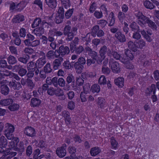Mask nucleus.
Segmentation results:
<instances>
[{"instance_id": "18", "label": "nucleus", "mask_w": 159, "mask_h": 159, "mask_svg": "<svg viewBox=\"0 0 159 159\" xmlns=\"http://www.w3.org/2000/svg\"><path fill=\"white\" fill-rule=\"evenodd\" d=\"M13 102V100L12 98H4L0 101V105L2 106H7Z\"/></svg>"}, {"instance_id": "36", "label": "nucleus", "mask_w": 159, "mask_h": 159, "mask_svg": "<svg viewBox=\"0 0 159 159\" xmlns=\"http://www.w3.org/2000/svg\"><path fill=\"white\" fill-rule=\"evenodd\" d=\"M24 144L23 142L20 141L15 148V150L16 151H19L20 152H23L24 150Z\"/></svg>"}, {"instance_id": "31", "label": "nucleus", "mask_w": 159, "mask_h": 159, "mask_svg": "<svg viewBox=\"0 0 159 159\" xmlns=\"http://www.w3.org/2000/svg\"><path fill=\"white\" fill-rule=\"evenodd\" d=\"M144 7L147 9L152 10L155 7V6L151 2L148 0H145L143 2Z\"/></svg>"}, {"instance_id": "58", "label": "nucleus", "mask_w": 159, "mask_h": 159, "mask_svg": "<svg viewBox=\"0 0 159 159\" xmlns=\"http://www.w3.org/2000/svg\"><path fill=\"white\" fill-rule=\"evenodd\" d=\"M84 50V48L83 46L80 45L75 48V52L77 54H80Z\"/></svg>"}, {"instance_id": "7", "label": "nucleus", "mask_w": 159, "mask_h": 159, "mask_svg": "<svg viewBox=\"0 0 159 159\" xmlns=\"http://www.w3.org/2000/svg\"><path fill=\"white\" fill-rule=\"evenodd\" d=\"M70 51L69 48L68 46L62 45L59 47L57 52L59 54L58 56L62 57L65 55L68 54Z\"/></svg>"}, {"instance_id": "5", "label": "nucleus", "mask_w": 159, "mask_h": 159, "mask_svg": "<svg viewBox=\"0 0 159 159\" xmlns=\"http://www.w3.org/2000/svg\"><path fill=\"white\" fill-rule=\"evenodd\" d=\"M91 35L94 37L96 36L98 37L104 36V31L100 29L99 25H97L93 26L92 28L91 31Z\"/></svg>"}, {"instance_id": "48", "label": "nucleus", "mask_w": 159, "mask_h": 159, "mask_svg": "<svg viewBox=\"0 0 159 159\" xmlns=\"http://www.w3.org/2000/svg\"><path fill=\"white\" fill-rule=\"evenodd\" d=\"M55 53L54 51L51 50L47 53L46 56L49 59L54 58Z\"/></svg>"}, {"instance_id": "51", "label": "nucleus", "mask_w": 159, "mask_h": 159, "mask_svg": "<svg viewBox=\"0 0 159 159\" xmlns=\"http://www.w3.org/2000/svg\"><path fill=\"white\" fill-rule=\"evenodd\" d=\"M87 93L81 92L80 95L81 101L82 102H86L87 101Z\"/></svg>"}, {"instance_id": "11", "label": "nucleus", "mask_w": 159, "mask_h": 159, "mask_svg": "<svg viewBox=\"0 0 159 159\" xmlns=\"http://www.w3.org/2000/svg\"><path fill=\"white\" fill-rule=\"evenodd\" d=\"M8 86L11 88L15 90H19L22 87L20 83L14 80L9 82Z\"/></svg>"}, {"instance_id": "4", "label": "nucleus", "mask_w": 159, "mask_h": 159, "mask_svg": "<svg viewBox=\"0 0 159 159\" xmlns=\"http://www.w3.org/2000/svg\"><path fill=\"white\" fill-rule=\"evenodd\" d=\"M111 52L112 50L107 48L106 45H103L101 47L99 51L100 55L101 57L100 59V62H101L105 58L106 53H107L108 56L111 57Z\"/></svg>"}, {"instance_id": "30", "label": "nucleus", "mask_w": 159, "mask_h": 159, "mask_svg": "<svg viewBox=\"0 0 159 159\" xmlns=\"http://www.w3.org/2000/svg\"><path fill=\"white\" fill-rule=\"evenodd\" d=\"M131 30L133 32L139 31L140 30L139 26L135 22H132L129 25Z\"/></svg>"}, {"instance_id": "25", "label": "nucleus", "mask_w": 159, "mask_h": 159, "mask_svg": "<svg viewBox=\"0 0 159 159\" xmlns=\"http://www.w3.org/2000/svg\"><path fill=\"white\" fill-rule=\"evenodd\" d=\"M88 55L92 59L96 61H99L100 62V58L97 52L93 50L91 52L89 53Z\"/></svg>"}, {"instance_id": "10", "label": "nucleus", "mask_w": 159, "mask_h": 159, "mask_svg": "<svg viewBox=\"0 0 159 159\" xmlns=\"http://www.w3.org/2000/svg\"><path fill=\"white\" fill-rule=\"evenodd\" d=\"M136 16L139 19L138 23L142 27H144L145 25H143V23L145 22L146 19H147L146 16L143 15L142 13L140 11L138 12L136 14Z\"/></svg>"}, {"instance_id": "9", "label": "nucleus", "mask_w": 159, "mask_h": 159, "mask_svg": "<svg viewBox=\"0 0 159 159\" xmlns=\"http://www.w3.org/2000/svg\"><path fill=\"white\" fill-rule=\"evenodd\" d=\"M24 133L28 136L34 137L36 136V132L34 128L28 126L25 129Z\"/></svg>"}, {"instance_id": "39", "label": "nucleus", "mask_w": 159, "mask_h": 159, "mask_svg": "<svg viewBox=\"0 0 159 159\" xmlns=\"http://www.w3.org/2000/svg\"><path fill=\"white\" fill-rule=\"evenodd\" d=\"M62 7L67 9L71 6V4L70 0H60Z\"/></svg>"}, {"instance_id": "13", "label": "nucleus", "mask_w": 159, "mask_h": 159, "mask_svg": "<svg viewBox=\"0 0 159 159\" xmlns=\"http://www.w3.org/2000/svg\"><path fill=\"white\" fill-rule=\"evenodd\" d=\"M109 65L114 73H117L120 71L119 65L116 61L113 62H109Z\"/></svg>"}, {"instance_id": "50", "label": "nucleus", "mask_w": 159, "mask_h": 159, "mask_svg": "<svg viewBox=\"0 0 159 159\" xmlns=\"http://www.w3.org/2000/svg\"><path fill=\"white\" fill-rule=\"evenodd\" d=\"M107 82L106 78L104 75H102L99 79L98 83L100 85L106 84Z\"/></svg>"}, {"instance_id": "45", "label": "nucleus", "mask_w": 159, "mask_h": 159, "mask_svg": "<svg viewBox=\"0 0 159 159\" xmlns=\"http://www.w3.org/2000/svg\"><path fill=\"white\" fill-rule=\"evenodd\" d=\"M156 91V87L155 85L152 84L151 85L150 88L147 89V90L146 91L147 93L148 94H150L152 92L153 94H154Z\"/></svg>"}, {"instance_id": "46", "label": "nucleus", "mask_w": 159, "mask_h": 159, "mask_svg": "<svg viewBox=\"0 0 159 159\" xmlns=\"http://www.w3.org/2000/svg\"><path fill=\"white\" fill-rule=\"evenodd\" d=\"M18 61L24 64H26L28 61L29 59L28 56L24 57H17Z\"/></svg>"}, {"instance_id": "12", "label": "nucleus", "mask_w": 159, "mask_h": 159, "mask_svg": "<svg viewBox=\"0 0 159 159\" xmlns=\"http://www.w3.org/2000/svg\"><path fill=\"white\" fill-rule=\"evenodd\" d=\"M114 36L116 40L121 43H124L126 40L125 36L124 34H122L121 31L116 33Z\"/></svg>"}, {"instance_id": "1", "label": "nucleus", "mask_w": 159, "mask_h": 159, "mask_svg": "<svg viewBox=\"0 0 159 159\" xmlns=\"http://www.w3.org/2000/svg\"><path fill=\"white\" fill-rule=\"evenodd\" d=\"M71 28V25H66L64 29L63 34L64 35L67 36L66 40L68 41H71L77 33V27H75Z\"/></svg>"}, {"instance_id": "41", "label": "nucleus", "mask_w": 159, "mask_h": 159, "mask_svg": "<svg viewBox=\"0 0 159 159\" xmlns=\"http://www.w3.org/2000/svg\"><path fill=\"white\" fill-rule=\"evenodd\" d=\"M20 106L17 103L11 104L8 106V108L11 111H14L17 110L19 108Z\"/></svg>"}, {"instance_id": "3", "label": "nucleus", "mask_w": 159, "mask_h": 159, "mask_svg": "<svg viewBox=\"0 0 159 159\" xmlns=\"http://www.w3.org/2000/svg\"><path fill=\"white\" fill-rule=\"evenodd\" d=\"M132 52L130 50L125 49V55H123L120 57V60L125 64L130 63V60H133L134 58Z\"/></svg>"}, {"instance_id": "60", "label": "nucleus", "mask_w": 159, "mask_h": 159, "mask_svg": "<svg viewBox=\"0 0 159 159\" xmlns=\"http://www.w3.org/2000/svg\"><path fill=\"white\" fill-rule=\"evenodd\" d=\"M102 71L103 74L106 75H108L110 72L111 70L107 67H102Z\"/></svg>"}, {"instance_id": "23", "label": "nucleus", "mask_w": 159, "mask_h": 159, "mask_svg": "<svg viewBox=\"0 0 159 159\" xmlns=\"http://www.w3.org/2000/svg\"><path fill=\"white\" fill-rule=\"evenodd\" d=\"M44 32V30H43L41 26L37 27L33 31L32 33L37 36H41Z\"/></svg>"}, {"instance_id": "19", "label": "nucleus", "mask_w": 159, "mask_h": 159, "mask_svg": "<svg viewBox=\"0 0 159 159\" xmlns=\"http://www.w3.org/2000/svg\"><path fill=\"white\" fill-rule=\"evenodd\" d=\"M24 20V17L23 16L18 14L15 16L12 20L13 23H20Z\"/></svg>"}, {"instance_id": "33", "label": "nucleus", "mask_w": 159, "mask_h": 159, "mask_svg": "<svg viewBox=\"0 0 159 159\" xmlns=\"http://www.w3.org/2000/svg\"><path fill=\"white\" fill-rule=\"evenodd\" d=\"M126 17V14L121 11H120L118 14L117 17L120 21L123 23L124 20H125Z\"/></svg>"}, {"instance_id": "16", "label": "nucleus", "mask_w": 159, "mask_h": 159, "mask_svg": "<svg viewBox=\"0 0 159 159\" xmlns=\"http://www.w3.org/2000/svg\"><path fill=\"white\" fill-rule=\"evenodd\" d=\"M46 58H40L35 63V67L40 68L46 63Z\"/></svg>"}, {"instance_id": "21", "label": "nucleus", "mask_w": 159, "mask_h": 159, "mask_svg": "<svg viewBox=\"0 0 159 159\" xmlns=\"http://www.w3.org/2000/svg\"><path fill=\"white\" fill-rule=\"evenodd\" d=\"M107 20L109 23L108 26H109L114 25L115 23V18L114 13L112 12H111L107 18Z\"/></svg>"}, {"instance_id": "43", "label": "nucleus", "mask_w": 159, "mask_h": 159, "mask_svg": "<svg viewBox=\"0 0 159 159\" xmlns=\"http://www.w3.org/2000/svg\"><path fill=\"white\" fill-rule=\"evenodd\" d=\"M12 72L9 71L6 69H3L1 70L0 74L2 75L4 77V76H10V77Z\"/></svg>"}, {"instance_id": "49", "label": "nucleus", "mask_w": 159, "mask_h": 159, "mask_svg": "<svg viewBox=\"0 0 159 159\" xmlns=\"http://www.w3.org/2000/svg\"><path fill=\"white\" fill-rule=\"evenodd\" d=\"M64 95V92L63 90L60 88L55 89L54 95L57 96H63Z\"/></svg>"}, {"instance_id": "61", "label": "nucleus", "mask_w": 159, "mask_h": 159, "mask_svg": "<svg viewBox=\"0 0 159 159\" xmlns=\"http://www.w3.org/2000/svg\"><path fill=\"white\" fill-rule=\"evenodd\" d=\"M97 23L103 28L106 25L107 22L105 20L102 19L98 20L97 21Z\"/></svg>"}, {"instance_id": "37", "label": "nucleus", "mask_w": 159, "mask_h": 159, "mask_svg": "<svg viewBox=\"0 0 159 159\" xmlns=\"http://www.w3.org/2000/svg\"><path fill=\"white\" fill-rule=\"evenodd\" d=\"M43 71L47 74L49 73L52 72V69L51 67L50 63L49 62L47 63L43 67Z\"/></svg>"}, {"instance_id": "63", "label": "nucleus", "mask_w": 159, "mask_h": 159, "mask_svg": "<svg viewBox=\"0 0 159 159\" xmlns=\"http://www.w3.org/2000/svg\"><path fill=\"white\" fill-rule=\"evenodd\" d=\"M55 89V88L52 87H50L48 89V95L52 96L54 95Z\"/></svg>"}, {"instance_id": "57", "label": "nucleus", "mask_w": 159, "mask_h": 159, "mask_svg": "<svg viewBox=\"0 0 159 159\" xmlns=\"http://www.w3.org/2000/svg\"><path fill=\"white\" fill-rule=\"evenodd\" d=\"M9 50L11 54L17 55L18 54V51L17 48L14 46H10L9 47Z\"/></svg>"}, {"instance_id": "44", "label": "nucleus", "mask_w": 159, "mask_h": 159, "mask_svg": "<svg viewBox=\"0 0 159 159\" xmlns=\"http://www.w3.org/2000/svg\"><path fill=\"white\" fill-rule=\"evenodd\" d=\"M64 18V16L57 14L55 17L56 23L58 24L61 23L63 21V19Z\"/></svg>"}, {"instance_id": "53", "label": "nucleus", "mask_w": 159, "mask_h": 159, "mask_svg": "<svg viewBox=\"0 0 159 159\" xmlns=\"http://www.w3.org/2000/svg\"><path fill=\"white\" fill-rule=\"evenodd\" d=\"M74 11V9L73 8L68 10L66 12L65 14L66 18L67 19H68L70 18L71 16Z\"/></svg>"}, {"instance_id": "22", "label": "nucleus", "mask_w": 159, "mask_h": 159, "mask_svg": "<svg viewBox=\"0 0 159 159\" xmlns=\"http://www.w3.org/2000/svg\"><path fill=\"white\" fill-rule=\"evenodd\" d=\"M8 142L7 139L4 136H2L0 137V148H5L7 145Z\"/></svg>"}, {"instance_id": "59", "label": "nucleus", "mask_w": 159, "mask_h": 159, "mask_svg": "<svg viewBox=\"0 0 159 159\" xmlns=\"http://www.w3.org/2000/svg\"><path fill=\"white\" fill-rule=\"evenodd\" d=\"M83 91L82 92L87 93L90 89V86L89 83H86L83 86Z\"/></svg>"}, {"instance_id": "62", "label": "nucleus", "mask_w": 159, "mask_h": 159, "mask_svg": "<svg viewBox=\"0 0 159 159\" xmlns=\"http://www.w3.org/2000/svg\"><path fill=\"white\" fill-rule=\"evenodd\" d=\"M94 16L98 19L102 18L103 16V14L102 11H96L94 13Z\"/></svg>"}, {"instance_id": "55", "label": "nucleus", "mask_w": 159, "mask_h": 159, "mask_svg": "<svg viewBox=\"0 0 159 159\" xmlns=\"http://www.w3.org/2000/svg\"><path fill=\"white\" fill-rule=\"evenodd\" d=\"M54 36V35L51 32L49 31V32L48 33V36L47 37L48 41V42H54L55 41V39L53 37Z\"/></svg>"}, {"instance_id": "15", "label": "nucleus", "mask_w": 159, "mask_h": 159, "mask_svg": "<svg viewBox=\"0 0 159 159\" xmlns=\"http://www.w3.org/2000/svg\"><path fill=\"white\" fill-rule=\"evenodd\" d=\"M41 102V100L37 98H32L31 99L30 105L33 107H39Z\"/></svg>"}, {"instance_id": "2", "label": "nucleus", "mask_w": 159, "mask_h": 159, "mask_svg": "<svg viewBox=\"0 0 159 159\" xmlns=\"http://www.w3.org/2000/svg\"><path fill=\"white\" fill-rule=\"evenodd\" d=\"M7 128L5 130L4 134L7 139L14 140L16 142L19 141L18 138L14 137L13 133L15 129L14 126L10 124L7 123Z\"/></svg>"}, {"instance_id": "20", "label": "nucleus", "mask_w": 159, "mask_h": 159, "mask_svg": "<svg viewBox=\"0 0 159 159\" xmlns=\"http://www.w3.org/2000/svg\"><path fill=\"white\" fill-rule=\"evenodd\" d=\"M46 4L52 9L55 8L57 5L56 0H45Z\"/></svg>"}, {"instance_id": "27", "label": "nucleus", "mask_w": 159, "mask_h": 159, "mask_svg": "<svg viewBox=\"0 0 159 159\" xmlns=\"http://www.w3.org/2000/svg\"><path fill=\"white\" fill-rule=\"evenodd\" d=\"M101 152V150L99 148L94 147L91 149L90 152L92 156H95Z\"/></svg>"}, {"instance_id": "52", "label": "nucleus", "mask_w": 159, "mask_h": 159, "mask_svg": "<svg viewBox=\"0 0 159 159\" xmlns=\"http://www.w3.org/2000/svg\"><path fill=\"white\" fill-rule=\"evenodd\" d=\"M140 31L135 32L133 33L132 38L136 40H138L141 38V36L139 33Z\"/></svg>"}, {"instance_id": "35", "label": "nucleus", "mask_w": 159, "mask_h": 159, "mask_svg": "<svg viewBox=\"0 0 159 159\" xmlns=\"http://www.w3.org/2000/svg\"><path fill=\"white\" fill-rule=\"evenodd\" d=\"M7 61L8 63L10 65L15 64L17 62L16 58L14 56L11 55L8 57Z\"/></svg>"}, {"instance_id": "32", "label": "nucleus", "mask_w": 159, "mask_h": 159, "mask_svg": "<svg viewBox=\"0 0 159 159\" xmlns=\"http://www.w3.org/2000/svg\"><path fill=\"white\" fill-rule=\"evenodd\" d=\"M106 102L105 100L103 98L99 97L98 98L97 103L98 107L102 108H103L105 105Z\"/></svg>"}, {"instance_id": "38", "label": "nucleus", "mask_w": 159, "mask_h": 159, "mask_svg": "<svg viewBox=\"0 0 159 159\" xmlns=\"http://www.w3.org/2000/svg\"><path fill=\"white\" fill-rule=\"evenodd\" d=\"M42 23L41 20L40 18H37L35 19L32 24V27L34 28L39 26Z\"/></svg>"}, {"instance_id": "34", "label": "nucleus", "mask_w": 159, "mask_h": 159, "mask_svg": "<svg viewBox=\"0 0 159 159\" xmlns=\"http://www.w3.org/2000/svg\"><path fill=\"white\" fill-rule=\"evenodd\" d=\"M135 45L138 48H142L145 45V42L143 39H140L135 42Z\"/></svg>"}, {"instance_id": "8", "label": "nucleus", "mask_w": 159, "mask_h": 159, "mask_svg": "<svg viewBox=\"0 0 159 159\" xmlns=\"http://www.w3.org/2000/svg\"><path fill=\"white\" fill-rule=\"evenodd\" d=\"M66 144H64L62 146L57 148L56 153L58 157L62 158L65 156L66 154Z\"/></svg>"}, {"instance_id": "47", "label": "nucleus", "mask_w": 159, "mask_h": 159, "mask_svg": "<svg viewBox=\"0 0 159 159\" xmlns=\"http://www.w3.org/2000/svg\"><path fill=\"white\" fill-rule=\"evenodd\" d=\"M46 73L43 70H40L39 73V78H35V81H37L40 80V79H44L46 77Z\"/></svg>"}, {"instance_id": "24", "label": "nucleus", "mask_w": 159, "mask_h": 159, "mask_svg": "<svg viewBox=\"0 0 159 159\" xmlns=\"http://www.w3.org/2000/svg\"><path fill=\"white\" fill-rule=\"evenodd\" d=\"M9 89L7 85L3 84L1 86V93L2 94L7 95L9 94Z\"/></svg>"}, {"instance_id": "54", "label": "nucleus", "mask_w": 159, "mask_h": 159, "mask_svg": "<svg viewBox=\"0 0 159 159\" xmlns=\"http://www.w3.org/2000/svg\"><path fill=\"white\" fill-rule=\"evenodd\" d=\"M38 145L40 148H44V151H47L46 148L47 147V145L44 141L42 140H40L39 141Z\"/></svg>"}, {"instance_id": "26", "label": "nucleus", "mask_w": 159, "mask_h": 159, "mask_svg": "<svg viewBox=\"0 0 159 159\" xmlns=\"http://www.w3.org/2000/svg\"><path fill=\"white\" fill-rule=\"evenodd\" d=\"M53 25V22H47L45 20H43L40 26L44 30V28L46 29L48 28L49 26H52Z\"/></svg>"}, {"instance_id": "28", "label": "nucleus", "mask_w": 159, "mask_h": 159, "mask_svg": "<svg viewBox=\"0 0 159 159\" xmlns=\"http://www.w3.org/2000/svg\"><path fill=\"white\" fill-rule=\"evenodd\" d=\"M147 23L148 26L153 29H156L157 26L155 23L150 20L148 17L146 19L145 22H143V24L145 25V24Z\"/></svg>"}, {"instance_id": "56", "label": "nucleus", "mask_w": 159, "mask_h": 159, "mask_svg": "<svg viewBox=\"0 0 159 159\" xmlns=\"http://www.w3.org/2000/svg\"><path fill=\"white\" fill-rule=\"evenodd\" d=\"M50 32L52 33L54 35L56 36H60L63 34V33L60 31H58L56 29L50 30Z\"/></svg>"}, {"instance_id": "14", "label": "nucleus", "mask_w": 159, "mask_h": 159, "mask_svg": "<svg viewBox=\"0 0 159 159\" xmlns=\"http://www.w3.org/2000/svg\"><path fill=\"white\" fill-rule=\"evenodd\" d=\"M72 66H73L76 70L77 73H80L82 72V70L84 68V66L80 64L77 61L76 62L72 61L71 62Z\"/></svg>"}, {"instance_id": "64", "label": "nucleus", "mask_w": 159, "mask_h": 159, "mask_svg": "<svg viewBox=\"0 0 159 159\" xmlns=\"http://www.w3.org/2000/svg\"><path fill=\"white\" fill-rule=\"evenodd\" d=\"M63 65L65 69H69L71 67L72 65L71 64V62L70 63L69 61H66L63 62Z\"/></svg>"}, {"instance_id": "40", "label": "nucleus", "mask_w": 159, "mask_h": 159, "mask_svg": "<svg viewBox=\"0 0 159 159\" xmlns=\"http://www.w3.org/2000/svg\"><path fill=\"white\" fill-rule=\"evenodd\" d=\"M110 142L111 148L114 149H116L117 147L118 143L114 137H112L111 138Z\"/></svg>"}, {"instance_id": "42", "label": "nucleus", "mask_w": 159, "mask_h": 159, "mask_svg": "<svg viewBox=\"0 0 159 159\" xmlns=\"http://www.w3.org/2000/svg\"><path fill=\"white\" fill-rule=\"evenodd\" d=\"M92 91L93 93H98L100 91V87L97 84H94L91 87Z\"/></svg>"}, {"instance_id": "6", "label": "nucleus", "mask_w": 159, "mask_h": 159, "mask_svg": "<svg viewBox=\"0 0 159 159\" xmlns=\"http://www.w3.org/2000/svg\"><path fill=\"white\" fill-rule=\"evenodd\" d=\"M55 59L52 62V65L53 69L55 70L58 69L61 66V63L63 61V58L61 56L55 55Z\"/></svg>"}, {"instance_id": "17", "label": "nucleus", "mask_w": 159, "mask_h": 159, "mask_svg": "<svg viewBox=\"0 0 159 159\" xmlns=\"http://www.w3.org/2000/svg\"><path fill=\"white\" fill-rule=\"evenodd\" d=\"M66 82L68 84H70L71 86H73L76 83L74 76L71 74H69L66 79Z\"/></svg>"}, {"instance_id": "29", "label": "nucleus", "mask_w": 159, "mask_h": 159, "mask_svg": "<svg viewBox=\"0 0 159 159\" xmlns=\"http://www.w3.org/2000/svg\"><path fill=\"white\" fill-rule=\"evenodd\" d=\"M115 83L119 87L121 88L124 86V79L122 77H119L115 80Z\"/></svg>"}]
</instances>
